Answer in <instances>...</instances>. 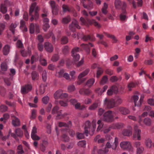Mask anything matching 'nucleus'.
Wrapping results in <instances>:
<instances>
[{
  "label": "nucleus",
  "instance_id": "7ed1b4c3",
  "mask_svg": "<svg viewBox=\"0 0 154 154\" xmlns=\"http://www.w3.org/2000/svg\"><path fill=\"white\" fill-rule=\"evenodd\" d=\"M80 20L82 25L88 26L89 24L90 25L93 24L94 26L98 28H99L101 27V25L96 22L95 20L88 19L86 20L82 17L80 18Z\"/></svg>",
  "mask_w": 154,
  "mask_h": 154
},
{
  "label": "nucleus",
  "instance_id": "6ab92c4d",
  "mask_svg": "<svg viewBox=\"0 0 154 154\" xmlns=\"http://www.w3.org/2000/svg\"><path fill=\"white\" fill-rule=\"evenodd\" d=\"M81 46L88 53H89L90 51V47H93L94 45L91 43H89L88 44H82Z\"/></svg>",
  "mask_w": 154,
  "mask_h": 154
},
{
  "label": "nucleus",
  "instance_id": "39448f33",
  "mask_svg": "<svg viewBox=\"0 0 154 154\" xmlns=\"http://www.w3.org/2000/svg\"><path fill=\"white\" fill-rule=\"evenodd\" d=\"M115 105V102L113 99H109L106 98L104 101L105 106L108 109L113 107Z\"/></svg>",
  "mask_w": 154,
  "mask_h": 154
},
{
  "label": "nucleus",
  "instance_id": "9b49d317",
  "mask_svg": "<svg viewBox=\"0 0 154 154\" xmlns=\"http://www.w3.org/2000/svg\"><path fill=\"white\" fill-rule=\"evenodd\" d=\"M121 147L123 149L128 150L131 149V146L130 143L128 141H123L120 143Z\"/></svg>",
  "mask_w": 154,
  "mask_h": 154
},
{
  "label": "nucleus",
  "instance_id": "1a4fd4ad",
  "mask_svg": "<svg viewBox=\"0 0 154 154\" xmlns=\"http://www.w3.org/2000/svg\"><path fill=\"white\" fill-rule=\"evenodd\" d=\"M90 69H87L83 72L81 73L78 76V79H79V80L77 82V84L78 85H80L82 83L85 81V79H81L83 77L86 75L89 72Z\"/></svg>",
  "mask_w": 154,
  "mask_h": 154
},
{
  "label": "nucleus",
  "instance_id": "774afa93",
  "mask_svg": "<svg viewBox=\"0 0 154 154\" xmlns=\"http://www.w3.org/2000/svg\"><path fill=\"white\" fill-rule=\"evenodd\" d=\"M63 140L65 142H67L69 140V137L65 134H63L62 136Z\"/></svg>",
  "mask_w": 154,
  "mask_h": 154
},
{
  "label": "nucleus",
  "instance_id": "bf43d9fd",
  "mask_svg": "<svg viewBox=\"0 0 154 154\" xmlns=\"http://www.w3.org/2000/svg\"><path fill=\"white\" fill-rule=\"evenodd\" d=\"M147 102L148 104L154 106V96L152 98L149 99Z\"/></svg>",
  "mask_w": 154,
  "mask_h": 154
},
{
  "label": "nucleus",
  "instance_id": "052dcab7",
  "mask_svg": "<svg viewBox=\"0 0 154 154\" xmlns=\"http://www.w3.org/2000/svg\"><path fill=\"white\" fill-rule=\"evenodd\" d=\"M41 64L43 66H46L47 64L46 60L44 58H42L39 60Z\"/></svg>",
  "mask_w": 154,
  "mask_h": 154
},
{
  "label": "nucleus",
  "instance_id": "de8ad7c7",
  "mask_svg": "<svg viewBox=\"0 0 154 154\" xmlns=\"http://www.w3.org/2000/svg\"><path fill=\"white\" fill-rule=\"evenodd\" d=\"M108 78L106 75L103 76L100 82V84L103 85L106 83L108 81Z\"/></svg>",
  "mask_w": 154,
  "mask_h": 154
},
{
  "label": "nucleus",
  "instance_id": "f03ea898",
  "mask_svg": "<svg viewBox=\"0 0 154 154\" xmlns=\"http://www.w3.org/2000/svg\"><path fill=\"white\" fill-rule=\"evenodd\" d=\"M96 127V124L94 121H93L92 122L91 127V123L90 121H88L85 122L84 125V130L86 136H88L89 131H92L93 132L95 130Z\"/></svg>",
  "mask_w": 154,
  "mask_h": 154
},
{
  "label": "nucleus",
  "instance_id": "f257e3e1",
  "mask_svg": "<svg viewBox=\"0 0 154 154\" xmlns=\"http://www.w3.org/2000/svg\"><path fill=\"white\" fill-rule=\"evenodd\" d=\"M39 8L36 6V3H33L32 4L30 8L29 14L31 16L30 20L32 21L34 19L36 20L39 17L38 11Z\"/></svg>",
  "mask_w": 154,
  "mask_h": 154
},
{
  "label": "nucleus",
  "instance_id": "0eeeda50",
  "mask_svg": "<svg viewBox=\"0 0 154 154\" xmlns=\"http://www.w3.org/2000/svg\"><path fill=\"white\" fill-rule=\"evenodd\" d=\"M115 6L116 8L118 9L122 8L125 9L126 7V4L124 2H122L120 0H115Z\"/></svg>",
  "mask_w": 154,
  "mask_h": 154
},
{
  "label": "nucleus",
  "instance_id": "603ef678",
  "mask_svg": "<svg viewBox=\"0 0 154 154\" xmlns=\"http://www.w3.org/2000/svg\"><path fill=\"white\" fill-rule=\"evenodd\" d=\"M12 78L11 77L9 78H5L4 79V81L8 86H9L11 84V81L12 80Z\"/></svg>",
  "mask_w": 154,
  "mask_h": 154
},
{
  "label": "nucleus",
  "instance_id": "412c9836",
  "mask_svg": "<svg viewBox=\"0 0 154 154\" xmlns=\"http://www.w3.org/2000/svg\"><path fill=\"white\" fill-rule=\"evenodd\" d=\"M100 102L97 100L89 107V109L90 110H94L96 109L98 106H100Z\"/></svg>",
  "mask_w": 154,
  "mask_h": 154
},
{
  "label": "nucleus",
  "instance_id": "f8f14e48",
  "mask_svg": "<svg viewBox=\"0 0 154 154\" xmlns=\"http://www.w3.org/2000/svg\"><path fill=\"white\" fill-rule=\"evenodd\" d=\"M118 144V139L117 137H115V141L114 144L111 145L110 143L107 142L106 145V147L105 148H112L113 149H116V147Z\"/></svg>",
  "mask_w": 154,
  "mask_h": 154
},
{
  "label": "nucleus",
  "instance_id": "5fc2aeb1",
  "mask_svg": "<svg viewBox=\"0 0 154 154\" xmlns=\"http://www.w3.org/2000/svg\"><path fill=\"white\" fill-rule=\"evenodd\" d=\"M64 74V70L63 69H61L60 71L57 72L56 75L58 77L61 78L63 77Z\"/></svg>",
  "mask_w": 154,
  "mask_h": 154
},
{
  "label": "nucleus",
  "instance_id": "b1692460",
  "mask_svg": "<svg viewBox=\"0 0 154 154\" xmlns=\"http://www.w3.org/2000/svg\"><path fill=\"white\" fill-rule=\"evenodd\" d=\"M79 93L81 94L88 96L91 93V92L89 89L82 88L79 90Z\"/></svg>",
  "mask_w": 154,
  "mask_h": 154
},
{
  "label": "nucleus",
  "instance_id": "2f4dec72",
  "mask_svg": "<svg viewBox=\"0 0 154 154\" xmlns=\"http://www.w3.org/2000/svg\"><path fill=\"white\" fill-rule=\"evenodd\" d=\"M83 7L86 9H91L93 8V4L92 2L90 0L88 1V5L85 4L84 2H83Z\"/></svg>",
  "mask_w": 154,
  "mask_h": 154
},
{
  "label": "nucleus",
  "instance_id": "4468645a",
  "mask_svg": "<svg viewBox=\"0 0 154 154\" xmlns=\"http://www.w3.org/2000/svg\"><path fill=\"white\" fill-rule=\"evenodd\" d=\"M134 134L133 137L134 138H137L138 140H140V130L138 129V126L135 125L134 127Z\"/></svg>",
  "mask_w": 154,
  "mask_h": 154
},
{
  "label": "nucleus",
  "instance_id": "473e14b6",
  "mask_svg": "<svg viewBox=\"0 0 154 154\" xmlns=\"http://www.w3.org/2000/svg\"><path fill=\"white\" fill-rule=\"evenodd\" d=\"M10 47L8 45H6L3 49V52L4 55H7L9 53Z\"/></svg>",
  "mask_w": 154,
  "mask_h": 154
},
{
  "label": "nucleus",
  "instance_id": "3c124183",
  "mask_svg": "<svg viewBox=\"0 0 154 154\" xmlns=\"http://www.w3.org/2000/svg\"><path fill=\"white\" fill-rule=\"evenodd\" d=\"M42 79L44 82H45L47 80V72L46 70L43 71L42 74Z\"/></svg>",
  "mask_w": 154,
  "mask_h": 154
},
{
  "label": "nucleus",
  "instance_id": "f704fd0d",
  "mask_svg": "<svg viewBox=\"0 0 154 154\" xmlns=\"http://www.w3.org/2000/svg\"><path fill=\"white\" fill-rule=\"evenodd\" d=\"M62 91L59 90L57 91L54 94V97L55 99H60Z\"/></svg>",
  "mask_w": 154,
  "mask_h": 154
},
{
  "label": "nucleus",
  "instance_id": "49530a36",
  "mask_svg": "<svg viewBox=\"0 0 154 154\" xmlns=\"http://www.w3.org/2000/svg\"><path fill=\"white\" fill-rule=\"evenodd\" d=\"M97 124L98 125V126L97 129V131H99L103 127V124L101 120H99L98 121Z\"/></svg>",
  "mask_w": 154,
  "mask_h": 154
},
{
  "label": "nucleus",
  "instance_id": "7c9ffc66",
  "mask_svg": "<svg viewBox=\"0 0 154 154\" xmlns=\"http://www.w3.org/2000/svg\"><path fill=\"white\" fill-rule=\"evenodd\" d=\"M132 128L130 127L129 129H125L122 132V134L123 135L126 136H129L132 134Z\"/></svg>",
  "mask_w": 154,
  "mask_h": 154
},
{
  "label": "nucleus",
  "instance_id": "58836bf2",
  "mask_svg": "<svg viewBox=\"0 0 154 154\" xmlns=\"http://www.w3.org/2000/svg\"><path fill=\"white\" fill-rule=\"evenodd\" d=\"M69 48L68 46L66 45L62 48V52L64 55L67 54L69 52Z\"/></svg>",
  "mask_w": 154,
  "mask_h": 154
},
{
  "label": "nucleus",
  "instance_id": "a211bd4d",
  "mask_svg": "<svg viewBox=\"0 0 154 154\" xmlns=\"http://www.w3.org/2000/svg\"><path fill=\"white\" fill-rule=\"evenodd\" d=\"M36 133L37 128L35 127H33L31 134V137L34 140H38L40 139V137L36 134Z\"/></svg>",
  "mask_w": 154,
  "mask_h": 154
},
{
  "label": "nucleus",
  "instance_id": "e433bc0d",
  "mask_svg": "<svg viewBox=\"0 0 154 154\" xmlns=\"http://www.w3.org/2000/svg\"><path fill=\"white\" fill-rule=\"evenodd\" d=\"M104 34L107 37L112 39L114 43H116L117 42V40L114 35L109 34L106 32H104Z\"/></svg>",
  "mask_w": 154,
  "mask_h": 154
},
{
  "label": "nucleus",
  "instance_id": "a878e982",
  "mask_svg": "<svg viewBox=\"0 0 154 154\" xmlns=\"http://www.w3.org/2000/svg\"><path fill=\"white\" fill-rule=\"evenodd\" d=\"M118 109L121 114L124 115L128 114L130 113V111L128 109L123 107H119Z\"/></svg>",
  "mask_w": 154,
  "mask_h": 154
},
{
  "label": "nucleus",
  "instance_id": "4d7b16f0",
  "mask_svg": "<svg viewBox=\"0 0 154 154\" xmlns=\"http://www.w3.org/2000/svg\"><path fill=\"white\" fill-rule=\"evenodd\" d=\"M50 4L52 9L59 7L58 5L56 4L55 2L53 1H51L50 2Z\"/></svg>",
  "mask_w": 154,
  "mask_h": 154
},
{
  "label": "nucleus",
  "instance_id": "20e7f679",
  "mask_svg": "<svg viewBox=\"0 0 154 154\" xmlns=\"http://www.w3.org/2000/svg\"><path fill=\"white\" fill-rule=\"evenodd\" d=\"M103 120L106 122H112L114 121L112 112L110 110L105 112L103 115Z\"/></svg>",
  "mask_w": 154,
  "mask_h": 154
},
{
  "label": "nucleus",
  "instance_id": "423d86ee",
  "mask_svg": "<svg viewBox=\"0 0 154 154\" xmlns=\"http://www.w3.org/2000/svg\"><path fill=\"white\" fill-rule=\"evenodd\" d=\"M77 36L78 38H81L83 41H94L95 40L94 37L92 35H85L84 34H82V35L81 36L80 35L79 33H78Z\"/></svg>",
  "mask_w": 154,
  "mask_h": 154
},
{
  "label": "nucleus",
  "instance_id": "338daca9",
  "mask_svg": "<svg viewBox=\"0 0 154 154\" xmlns=\"http://www.w3.org/2000/svg\"><path fill=\"white\" fill-rule=\"evenodd\" d=\"M7 109V107L4 105H2L0 106V111L1 112H5L6 111Z\"/></svg>",
  "mask_w": 154,
  "mask_h": 154
},
{
  "label": "nucleus",
  "instance_id": "864d4df0",
  "mask_svg": "<svg viewBox=\"0 0 154 154\" xmlns=\"http://www.w3.org/2000/svg\"><path fill=\"white\" fill-rule=\"evenodd\" d=\"M35 26L33 23H32L30 24L29 27V31L31 34H33L34 32L35 28Z\"/></svg>",
  "mask_w": 154,
  "mask_h": 154
},
{
  "label": "nucleus",
  "instance_id": "13d9d810",
  "mask_svg": "<svg viewBox=\"0 0 154 154\" xmlns=\"http://www.w3.org/2000/svg\"><path fill=\"white\" fill-rule=\"evenodd\" d=\"M86 144V142L85 140L80 141L78 143V146H79L85 147Z\"/></svg>",
  "mask_w": 154,
  "mask_h": 154
},
{
  "label": "nucleus",
  "instance_id": "72a5a7b5",
  "mask_svg": "<svg viewBox=\"0 0 154 154\" xmlns=\"http://www.w3.org/2000/svg\"><path fill=\"white\" fill-rule=\"evenodd\" d=\"M108 4L106 3H104L103 6L101 9V11L103 14L105 15L107 14L108 13Z\"/></svg>",
  "mask_w": 154,
  "mask_h": 154
},
{
  "label": "nucleus",
  "instance_id": "a19ab883",
  "mask_svg": "<svg viewBox=\"0 0 154 154\" xmlns=\"http://www.w3.org/2000/svg\"><path fill=\"white\" fill-rule=\"evenodd\" d=\"M1 68L2 70L3 71H6L8 68V66L6 63L5 62H3L1 64Z\"/></svg>",
  "mask_w": 154,
  "mask_h": 154
},
{
  "label": "nucleus",
  "instance_id": "9d476101",
  "mask_svg": "<svg viewBox=\"0 0 154 154\" xmlns=\"http://www.w3.org/2000/svg\"><path fill=\"white\" fill-rule=\"evenodd\" d=\"M59 107L56 106H54L52 110V114H57V116H56L57 119H61L63 117V116L61 114V110H59Z\"/></svg>",
  "mask_w": 154,
  "mask_h": 154
},
{
  "label": "nucleus",
  "instance_id": "c9c22d12",
  "mask_svg": "<svg viewBox=\"0 0 154 154\" xmlns=\"http://www.w3.org/2000/svg\"><path fill=\"white\" fill-rule=\"evenodd\" d=\"M44 12L45 13V14H42V17L43 18V21L44 23H48L49 22V20L48 18L46 17L47 16V11H44Z\"/></svg>",
  "mask_w": 154,
  "mask_h": 154
},
{
  "label": "nucleus",
  "instance_id": "680f3d73",
  "mask_svg": "<svg viewBox=\"0 0 154 154\" xmlns=\"http://www.w3.org/2000/svg\"><path fill=\"white\" fill-rule=\"evenodd\" d=\"M9 135H8L7 136H3L1 131H0V139L3 141L6 140L9 137Z\"/></svg>",
  "mask_w": 154,
  "mask_h": 154
},
{
  "label": "nucleus",
  "instance_id": "bb28decb",
  "mask_svg": "<svg viewBox=\"0 0 154 154\" xmlns=\"http://www.w3.org/2000/svg\"><path fill=\"white\" fill-rule=\"evenodd\" d=\"M12 124L14 126H18L20 125V122L19 119L14 116H12Z\"/></svg>",
  "mask_w": 154,
  "mask_h": 154
},
{
  "label": "nucleus",
  "instance_id": "6e6552de",
  "mask_svg": "<svg viewBox=\"0 0 154 154\" xmlns=\"http://www.w3.org/2000/svg\"><path fill=\"white\" fill-rule=\"evenodd\" d=\"M79 50V48L76 47L74 48L72 51V56L73 57V60L75 61H78L80 58L79 55L77 54Z\"/></svg>",
  "mask_w": 154,
  "mask_h": 154
},
{
  "label": "nucleus",
  "instance_id": "2eb2a0df",
  "mask_svg": "<svg viewBox=\"0 0 154 154\" xmlns=\"http://www.w3.org/2000/svg\"><path fill=\"white\" fill-rule=\"evenodd\" d=\"M32 89V86L31 85L27 84L22 87L21 90V92L23 94H26L30 91Z\"/></svg>",
  "mask_w": 154,
  "mask_h": 154
},
{
  "label": "nucleus",
  "instance_id": "4be33fe9",
  "mask_svg": "<svg viewBox=\"0 0 154 154\" xmlns=\"http://www.w3.org/2000/svg\"><path fill=\"white\" fill-rule=\"evenodd\" d=\"M127 13L125 9H122V13L120 15V18L122 21H125L127 19Z\"/></svg>",
  "mask_w": 154,
  "mask_h": 154
},
{
  "label": "nucleus",
  "instance_id": "09e8293b",
  "mask_svg": "<svg viewBox=\"0 0 154 154\" xmlns=\"http://www.w3.org/2000/svg\"><path fill=\"white\" fill-rule=\"evenodd\" d=\"M15 133L19 137L22 136L23 134V132L20 128H18L15 130Z\"/></svg>",
  "mask_w": 154,
  "mask_h": 154
},
{
  "label": "nucleus",
  "instance_id": "ea45409f",
  "mask_svg": "<svg viewBox=\"0 0 154 154\" xmlns=\"http://www.w3.org/2000/svg\"><path fill=\"white\" fill-rule=\"evenodd\" d=\"M32 79L33 80L38 79L39 75L35 71H33L31 73Z\"/></svg>",
  "mask_w": 154,
  "mask_h": 154
},
{
  "label": "nucleus",
  "instance_id": "f3484780",
  "mask_svg": "<svg viewBox=\"0 0 154 154\" xmlns=\"http://www.w3.org/2000/svg\"><path fill=\"white\" fill-rule=\"evenodd\" d=\"M149 115L152 117H154V111L151 110L149 106H145V116Z\"/></svg>",
  "mask_w": 154,
  "mask_h": 154
},
{
  "label": "nucleus",
  "instance_id": "dca6fc26",
  "mask_svg": "<svg viewBox=\"0 0 154 154\" xmlns=\"http://www.w3.org/2000/svg\"><path fill=\"white\" fill-rule=\"evenodd\" d=\"M138 96L137 95H134L133 97H132V101H134L135 106H139L141 105L142 101L143 100V97L141 96L140 100L139 103L137 104L136 101L138 100Z\"/></svg>",
  "mask_w": 154,
  "mask_h": 154
},
{
  "label": "nucleus",
  "instance_id": "79ce46f5",
  "mask_svg": "<svg viewBox=\"0 0 154 154\" xmlns=\"http://www.w3.org/2000/svg\"><path fill=\"white\" fill-rule=\"evenodd\" d=\"M71 18L69 16L63 18L62 20V22L63 23L67 24L69 23L71 21Z\"/></svg>",
  "mask_w": 154,
  "mask_h": 154
},
{
  "label": "nucleus",
  "instance_id": "aec40b11",
  "mask_svg": "<svg viewBox=\"0 0 154 154\" xmlns=\"http://www.w3.org/2000/svg\"><path fill=\"white\" fill-rule=\"evenodd\" d=\"M44 47L47 51L51 52L54 49V47L49 42H46L44 44Z\"/></svg>",
  "mask_w": 154,
  "mask_h": 154
},
{
  "label": "nucleus",
  "instance_id": "5701e85b",
  "mask_svg": "<svg viewBox=\"0 0 154 154\" xmlns=\"http://www.w3.org/2000/svg\"><path fill=\"white\" fill-rule=\"evenodd\" d=\"M71 125V121L67 123L64 122H60L58 123V125L59 127H64L65 128V130L67 131V128L70 126Z\"/></svg>",
  "mask_w": 154,
  "mask_h": 154
},
{
  "label": "nucleus",
  "instance_id": "393cba45",
  "mask_svg": "<svg viewBox=\"0 0 154 154\" xmlns=\"http://www.w3.org/2000/svg\"><path fill=\"white\" fill-rule=\"evenodd\" d=\"M123 124L121 123L113 124L109 126V128L113 129H119L122 128Z\"/></svg>",
  "mask_w": 154,
  "mask_h": 154
},
{
  "label": "nucleus",
  "instance_id": "37998d69",
  "mask_svg": "<svg viewBox=\"0 0 154 154\" xmlns=\"http://www.w3.org/2000/svg\"><path fill=\"white\" fill-rule=\"evenodd\" d=\"M109 151L107 148H105L104 149H100L98 150L97 152L99 154H106Z\"/></svg>",
  "mask_w": 154,
  "mask_h": 154
},
{
  "label": "nucleus",
  "instance_id": "a18cd8bd",
  "mask_svg": "<svg viewBox=\"0 0 154 154\" xmlns=\"http://www.w3.org/2000/svg\"><path fill=\"white\" fill-rule=\"evenodd\" d=\"M94 82L95 80L94 79H91L87 81L86 83V85L88 87H91L93 85Z\"/></svg>",
  "mask_w": 154,
  "mask_h": 154
},
{
  "label": "nucleus",
  "instance_id": "cd10ccee",
  "mask_svg": "<svg viewBox=\"0 0 154 154\" xmlns=\"http://www.w3.org/2000/svg\"><path fill=\"white\" fill-rule=\"evenodd\" d=\"M108 88L107 85H105L104 86L102 89L101 90L100 88H98L96 89V92L98 93L99 95H100L101 94L105 91Z\"/></svg>",
  "mask_w": 154,
  "mask_h": 154
},
{
  "label": "nucleus",
  "instance_id": "c85d7f7f",
  "mask_svg": "<svg viewBox=\"0 0 154 154\" xmlns=\"http://www.w3.org/2000/svg\"><path fill=\"white\" fill-rule=\"evenodd\" d=\"M8 2V1H5L4 2L5 4H2L1 6V11L3 14L6 13L7 11V9L5 5V4Z\"/></svg>",
  "mask_w": 154,
  "mask_h": 154
},
{
  "label": "nucleus",
  "instance_id": "0e129e2a",
  "mask_svg": "<svg viewBox=\"0 0 154 154\" xmlns=\"http://www.w3.org/2000/svg\"><path fill=\"white\" fill-rule=\"evenodd\" d=\"M59 7L52 9V12L54 15H56L58 14L59 11Z\"/></svg>",
  "mask_w": 154,
  "mask_h": 154
},
{
  "label": "nucleus",
  "instance_id": "8fccbe9b",
  "mask_svg": "<svg viewBox=\"0 0 154 154\" xmlns=\"http://www.w3.org/2000/svg\"><path fill=\"white\" fill-rule=\"evenodd\" d=\"M38 58V56L36 54L32 55L31 58V63L33 64L34 62H36Z\"/></svg>",
  "mask_w": 154,
  "mask_h": 154
},
{
  "label": "nucleus",
  "instance_id": "ddd939ff",
  "mask_svg": "<svg viewBox=\"0 0 154 154\" xmlns=\"http://www.w3.org/2000/svg\"><path fill=\"white\" fill-rule=\"evenodd\" d=\"M76 28L80 29V26L78 24V22L75 20H74L69 26V29L72 31H75Z\"/></svg>",
  "mask_w": 154,
  "mask_h": 154
},
{
  "label": "nucleus",
  "instance_id": "4c0bfd02",
  "mask_svg": "<svg viewBox=\"0 0 154 154\" xmlns=\"http://www.w3.org/2000/svg\"><path fill=\"white\" fill-rule=\"evenodd\" d=\"M21 54L23 57H26L28 55H30L31 51L30 50L25 51V50H21L20 51Z\"/></svg>",
  "mask_w": 154,
  "mask_h": 154
},
{
  "label": "nucleus",
  "instance_id": "c756f323",
  "mask_svg": "<svg viewBox=\"0 0 154 154\" xmlns=\"http://www.w3.org/2000/svg\"><path fill=\"white\" fill-rule=\"evenodd\" d=\"M18 23H12L9 26V30L11 31L13 34H14L15 31V29L17 27Z\"/></svg>",
  "mask_w": 154,
  "mask_h": 154
},
{
  "label": "nucleus",
  "instance_id": "e2e57ef3",
  "mask_svg": "<svg viewBox=\"0 0 154 154\" xmlns=\"http://www.w3.org/2000/svg\"><path fill=\"white\" fill-rule=\"evenodd\" d=\"M62 8L63 9V11L64 12L70 11L69 8L67 5H62Z\"/></svg>",
  "mask_w": 154,
  "mask_h": 154
},
{
  "label": "nucleus",
  "instance_id": "6e6d98bb",
  "mask_svg": "<svg viewBox=\"0 0 154 154\" xmlns=\"http://www.w3.org/2000/svg\"><path fill=\"white\" fill-rule=\"evenodd\" d=\"M49 100V98L48 97L46 96L44 97L42 99L43 103L45 104H47Z\"/></svg>",
  "mask_w": 154,
  "mask_h": 154
},
{
  "label": "nucleus",
  "instance_id": "69168bd1",
  "mask_svg": "<svg viewBox=\"0 0 154 154\" xmlns=\"http://www.w3.org/2000/svg\"><path fill=\"white\" fill-rule=\"evenodd\" d=\"M68 42V38L66 36H63L62 37L61 40V43L62 44H66Z\"/></svg>",
  "mask_w": 154,
  "mask_h": 154
},
{
  "label": "nucleus",
  "instance_id": "c03bdc74",
  "mask_svg": "<svg viewBox=\"0 0 154 154\" xmlns=\"http://www.w3.org/2000/svg\"><path fill=\"white\" fill-rule=\"evenodd\" d=\"M103 72V70L101 68L97 67V70L96 74L97 77L98 78H99L102 74Z\"/></svg>",
  "mask_w": 154,
  "mask_h": 154
}]
</instances>
